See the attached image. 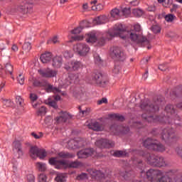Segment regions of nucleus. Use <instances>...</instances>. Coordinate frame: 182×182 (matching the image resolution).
<instances>
[{"mask_svg": "<svg viewBox=\"0 0 182 182\" xmlns=\"http://www.w3.org/2000/svg\"><path fill=\"white\" fill-rule=\"evenodd\" d=\"M109 36H119L121 39H131L135 43H141L149 45V41L147 38L143 36L141 33V26L140 24H136L134 29L126 31V28L122 24H116L114 27V33H109Z\"/></svg>", "mask_w": 182, "mask_h": 182, "instance_id": "f257e3e1", "label": "nucleus"}, {"mask_svg": "<svg viewBox=\"0 0 182 182\" xmlns=\"http://www.w3.org/2000/svg\"><path fill=\"white\" fill-rule=\"evenodd\" d=\"M164 104V102L161 98H156L154 101L151 102L149 100H144L141 102L140 107L144 112L142 114V117L144 120H146L149 123L156 122L154 117L151 115V113H156L160 110V107Z\"/></svg>", "mask_w": 182, "mask_h": 182, "instance_id": "f03ea898", "label": "nucleus"}, {"mask_svg": "<svg viewBox=\"0 0 182 182\" xmlns=\"http://www.w3.org/2000/svg\"><path fill=\"white\" fill-rule=\"evenodd\" d=\"M139 154L145 159L147 164L153 166V167H166L167 166L163 156H159L154 154H150L143 151Z\"/></svg>", "mask_w": 182, "mask_h": 182, "instance_id": "7ed1b4c3", "label": "nucleus"}, {"mask_svg": "<svg viewBox=\"0 0 182 182\" xmlns=\"http://www.w3.org/2000/svg\"><path fill=\"white\" fill-rule=\"evenodd\" d=\"M49 164L51 166H55V168L60 170V168H77L80 166H82V163L75 161L70 162L69 164L68 161L65 160H58V158H50L48 161Z\"/></svg>", "mask_w": 182, "mask_h": 182, "instance_id": "20e7f679", "label": "nucleus"}, {"mask_svg": "<svg viewBox=\"0 0 182 182\" xmlns=\"http://www.w3.org/2000/svg\"><path fill=\"white\" fill-rule=\"evenodd\" d=\"M165 111L168 114H171L170 117L164 116L162 117V123H174L175 124H178L176 122V120L180 121V117L176 113V109L174 106L171 105H168L165 107Z\"/></svg>", "mask_w": 182, "mask_h": 182, "instance_id": "39448f33", "label": "nucleus"}, {"mask_svg": "<svg viewBox=\"0 0 182 182\" xmlns=\"http://www.w3.org/2000/svg\"><path fill=\"white\" fill-rule=\"evenodd\" d=\"M90 83H95L100 87H105L109 85V80L100 73H93L91 75Z\"/></svg>", "mask_w": 182, "mask_h": 182, "instance_id": "423d86ee", "label": "nucleus"}, {"mask_svg": "<svg viewBox=\"0 0 182 182\" xmlns=\"http://www.w3.org/2000/svg\"><path fill=\"white\" fill-rule=\"evenodd\" d=\"M111 56L114 58V59H117V60H126V54L122 48L120 47H112L110 48Z\"/></svg>", "mask_w": 182, "mask_h": 182, "instance_id": "0eeeda50", "label": "nucleus"}, {"mask_svg": "<svg viewBox=\"0 0 182 182\" xmlns=\"http://www.w3.org/2000/svg\"><path fill=\"white\" fill-rule=\"evenodd\" d=\"M74 51L80 56H87L90 52V47L85 43H80L74 46Z\"/></svg>", "mask_w": 182, "mask_h": 182, "instance_id": "6e6552de", "label": "nucleus"}, {"mask_svg": "<svg viewBox=\"0 0 182 182\" xmlns=\"http://www.w3.org/2000/svg\"><path fill=\"white\" fill-rule=\"evenodd\" d=\"M30 156L31 159L39 157L41 160H43L46 157V151L38 146H31L30 149Z\"/></svg>", "mask_w": 182, "mask_h": 182, "instance_id": "1a4fd4ad", "label": "nucleus"}, {"mask_svg": "<svg viewBox=\"0 0 182 182\" xmlns=\"http://www.w3.org/2000/svg\"><path fill=\"white\" fill-rule=\"evenodd\" d=\"M16 9L18 12H20V14L26 15V14H32V12H33V5H32L31 3L28 4L23 1L18 6H17Z\"/></svg>", "mask_w": 182, "mask_h": 182, "instance_id": "9d476101", "label": "nucleus"}, {"mask_svg": "<svg viewBox=\"0 0 182 182\" xmlns=\"http://www.w3.org/2000/svg\"><path fill=\"white\" fill-rule=\"evenodd\" d=\"M85 144H86V141L85 139L82 138H76L68 141V147L71 149H80V147H84Z\"/></svg>", "mask_w": 182, "mask_h": 182, "instance_id": "9b49d317", "label": "nucleus"}, {"mask_svg": "<svg viewBox=\"0 0 182 182\" xmlns=\"http://www.w3.org/2000/svg\"><path fill=\"white\" fill-rule=\"evenodd\" d=\"M146 177L151 182H156L161 176H163V171L156 169H149L146 171Z\"/></svg>", "mask_w": 182, "mask_h": 182, "instance_id": "f8f14e48", "label": "nucleus"}, {"mask_svg": "<svg viewBox=\"0 0 182 182\" xmlns=\"http://www.w3.org/2000/svg\"><path fill=\"white\" fill-rule=\"evenodd\" d=\"M95 146L100 149H112L114 147V142L106 139H101L95 142Z\"/></svg>", "mask_w": 182, "mask_h": 182, "instance_id": "ddd939ff", "label": "nucleus"}, {"mask_svg": "<svg viewBox=\"0 0 182 182\" xmlns=\"http://www.w3.org/2000/svg\"><path fill=\"white\" fill-rule=\"evenodd\" d=\"M82 68V63L77 60H72L70 63H66L64 65V69L68 72H73V70H79Z\"/></svg>", "mask_w": 182, "mask_h": 182, "instance_id": "4468645a", "label": "nucleus"}, {"mask_svg": "<svg viewBox=\"0 0 182 182\" xmlns=\"http://www.w3.org/2000/svg\"><path fill=\"white\" fill-rule=\"evenodd\" d=\"M38 72L42 77H45L46 79H50L52 77H56V75H58V71H56L55 70H52L50 68L38 70Z\"/></svg>", "mask_w": 182, "mask_h": 182, "instance_id": "2eb2a0df", "label": "nucleus"}, {"mask_svg": "<svg viewBox=\"0 0 182 182\" xmlns=\"http://www.w3.org/2000/svg\"><path fill=\"white\" fill-rule=\"evenodd\" d=\"M110 131L114 133V134H119L122 133V134H127L130 132V129L128 127H123L122 125L114 124L110 127Z\"/></svg>", "mask_w": 182, "mask_h": 182, "instance_id": "dca6fc26", "label": "nucleus"}, {"mask_svg": "<svg viewBox=\"0 0 182 182\" xmlns=\"http://www.w3.org/2000/svg\"><path fill=\"white\" fill-rule=\"evenodd\" d=\"M174 171H168L166 172H162V175L159 176V180L155 181V182H173V178L170 176H173Z\"/></svg>", "mask_w": 182, "mask_h": 182, "instance_id": "f3484780", "label": "nucleus"}, {"mask_svg": "<svg viewBox=\"0 0 182 182\" xmlns=\"http://www.w3.org/2000/svg\"><path fill=\"white\" fill-rule=\"evenodd\" d=\"M95 149L92 148H88L78 151L77 154L78 156V159H87V157L93 156V154H95Z\"/></svg>", "mask_w": 182, "mask_h": 182, "instance_id": "a211bd4d", "label": "nucleus"}, {"mask_svg": "<svg viewBox=\"0 0 182 182\" xmlns=\"http://www.w3.org/2000/svg\"><path fill=\"white\" fill-rule=\"evenodd\" d=\"M174 137V130L173 129L166 128L163 129L161 133V139L165 141L170 140Z\"/></svg>", "mask_w": 182, "mask_h": 182, "instance_id": "6ab92c4d", "label": "nucleus"}, {"mask_svg": "<svg viewBox=\"0 0 182 182\" xmlns=\"http://www.w3.org/2000/svg\"><path fill=\"white\" fill-rule=\"evenodd\" d=\"M72 115L68 112H60V116L55 118L56 123H66L68 120L72 119Z\"/></svg>", "mask_w": 182, "mask_h": 182, "instance_id": "aec40b11", "label": "nucleus"}, {"mask_svg": "<svg viewBox=\"0 0 182 182\" xmlns=\"http://www.w3.org/2000/svg\"><path fill=\"white\" fill-rule=\"evenodd\" d=\"M13 151L17 153L18 156H23V151H22V144L19 141H15L13 142Z\"/></svg>", "mask_w": 182, "mask_h": 182, "instance_id": "412c9836", "label": "nucleus"}, {"mask_svg": "<svg viewBox=\"0 0 182 182\" xmlns=\"http://www.w3.org/2000/svg\"><path fill=\"white\" fill-rule=\"evenodd\" d=\"M44 85V86H46V91L47 93H60V92H62L59 88L54 87L48 82H45Z\"/></svg>", "mask_w": 182, "mask_h": 182, "instance_id": "4be33fe9", "label": "nucleus"}, {"mask_svg": "<svg viewBox=\"0 0 182 182\" xmlns=\"http://www.w3.org/2000/svg\"><path fill=\"white\" fill-rule=\"evenodd\" d=\"M63 64V58L60 55H56L53 58V66L57 69H59Z\"/></svg>", "mask_w": 182, "mask_h": 182, "instance_id": "5701e85b", "label": "nucleus"}, {"mask_svg": "<svg viewBox=\"0 0 182 182\" xmlns=\"http://www.w3.org/2000/svg\"><path fill=\"white\" fill-rule=\"evenodd\" d=\"M156 139H153L151 138H147L143 142V146L149 150H153V147H154V144L156 143Z\"/></svg>", "mask_w": 182, "mask_h": 182, "instance_id": "b1692460", "label": "nucleus"}, {"mask_svg": "<svg viewBox=\"0 0 182 182\" xmlns=\"http://www.w3.org/2000/svg\"><path fill=\"white\" fill-rule=\"evenodd\" d=\"M53 58V55H52V53L47 52L44 54H42L40 57V59L42 63H49V62L52 60Z\"/></svg>", "mask_w": 182, "mask_h": 182, "instance_id": "393cba45", "label": "nucleus"}, {"mask_svg": "<svg viewBox=\"0 0 182 182\" xmlns=\"http://www.w3.org/2000/svg\"><path fill=\"white\" fill-rule=\"evenodd\" d=\"M88 127L95 132H102L103 130V125L97 122L88 124Z\"/></svg>", "mask_w": 182, "mask_h": 182, "instance_id": "a878e982", "label": "nucleus"}, {"mask_svg": "<svg viewBox=\"0 0 182 182\" xmlns=\"http://www.w3.org/2000/svg\"><path fill=\"white\" fill-rule=\"evenodd\" d=\"M154 151H158L159 153H163V151H166V146L163 145L161 143L159 142L157 140L155 141V144L152 149Z\"/></svg>", "mask_w": 182, "mask_h": 182, "instance_id": "bb28decb", "label": "nucleus"}, {"mask_svg": "<svg viewBox=\"0 0 182 182\" xmlns=\"http://www.w3.org/2000/svg\"><path fill=\"white\" fill-rule=\"evenodd\" d=\"M90 174L92 176V177L95 178H103V177H105V173L96 169H90Z\"/></svg>", "mask_w": 182, "mask_h": 182, "instance_id": "cd10ccee", "label": "nucleus"}, {"mask_svg": "<svg viewBox=\"0 0 182 182\" xmlns=\"http://www.w3.org/2000/svg\"><path fill=\"white\" fill-rule=\"evenodd\" d=\"M93 22L95 25H103L107 22V18L105 16H100L94 18Z\"/></svg>", "mask_w": 182, "mask_h": 182, "instance_id": "c85d7f7f", "label": "nucleus"}, {"mask_svg": "<svg viewBox=\"0 0 182 182\" xmlns=\"http://www.w3.org/2000/svg\"><path fill=\"white\" fill-rule=\"evenodd\" d=\"M109 33H114V30H113V31H109L107 33V37L106 38H101L98 40V45L99 46H103L105 43H106V39H107L108 41H110V39H112V38H114V36H111L110 35H109Z\"/></svg>", "mask_w": 182, "mask_h": 182, "instance_id": "c756f323", "label": "nucleus"}, {"mask_svg": "<svg viewBox=\"0 0 182 182\" xmlns=\"http://www.w3.org/2000/svg\"><path fill=\"white\" fill-rule=\"evenodd\" d=\"M85 41L87 43H95V42H96L97 41L96 34H95L93 33H88Z\"/></svg>", "mask_w": 182, "mask_h": 182, "instance_id": "7c9ffc66", "label": "nucleus"}, {"mask_svg": "<svg viewBox=\"0 0 182 182\" xmlns=\"http://www.w3.org/2000/svg\"><path fill=\"white\" fill-rule=\"evenodd\" d=\"M59 157L61 159H73L75 154H70L69 152L61 151L58 154Z\"/></svg>", "mask_w": 182, "mask_h": 182, "instance_id": "2f4dec72", "label": "nucleus"}, {"mask_svg": "<svg viewBox=\"0 0 182 182\" xmlns=\"http://www.w3.org/2000/svg\"><path fill=\"white\" fill-rule=\"evenodd\" d=\"M144 14V11L140 9H134L132 10V14L134 16H136V18H140L141 16H143Z\"/></svg>", "mask_w": 182, "mask_h": 182, "instance_id": "473e14b6", "label": "nucleus"}, {"mask_svg": "<svg viewBox=\"0 0 182 182\" xmlns=\"http://www.w3.org/2000/svg\"><path fill=\"white\" fill-rule=\"evenodd\" d=\"M109 117L114 120H118V122H123V120H124V117L120 114H112L109 115Z\"/></svg>", "mask_w": 182, "mask_h": 182, "instance_id": "72a5a7b5", "label": "nucleus"}, {"mask_svg": "<svg viewBox=\"0 0 182 182\" xmlns=\"http://www.w3.org/2000/svg\"><path fill=\"white\" fill-rule=\"evenodd\" d=\"M55 181L57 182H66V175L65 173L58 174L55 177Z\"/></svg>", "mask_w": 182, "mask_h": 182, "instance_id": "f704fd0d", "label": "nucleus"}, {"mask_svg": "<svg viewBox=\"0 0 182 182\" xmlns=\"http://www.w3.org/2000/svg\"><path fill=\"white\" fill-rule=\"evenodd\" d=\"M5 71L6 73H9V75H12V72H14V66L9 63H7L5 65Z\"/></svg>", "mask_w": 182, "mask_h": 182, "instance_id": "c9c22d12", "label": "nucleus"}, {"mask_svg": "<svg viewBox=\"0 0 182 182\" xmlns=\"http://www.w3.org/2000/svg\"><path fill=\"white\" fill-rule=\"evenodd\" d=\"M36 166L37 168L39 170V171H45L46 170V164H43L41 162H37L36 164Z\"/></svg>", "mask_w": 182, "mask_h": 182, "instance_id": "e433bc0d", "label": "nucleus"}, {"mask_svg": "<svg viewBox=\"0 0 182 182\" xmlns=\"http://www.w3.org/2000/svg\"><path fill=\"white\" fill-rule=\"evenodd\" d=\"M80 114L81 116L85 117V116H88V114L90 113V109L85 108V109L82 110V107H79Z\"/></svg>", "mask_w": 182, "mask_h": 182, "instance_id": "4c0bfd02", "label": "nucleus"}, {"mask_svg": "<svg viewBox=\"0 0 182 182\" xmlns=\"http://www.w3.org/2000/svg\"><path fill=\"white\" fill-rule=\"evenodd\" d=\"M38 116H45L46 114V107L41 106L37 111Z\"/></svg>", "mask_w": 182, "mask_h": 182, "instance_id": "58836bf2", "label": "nucleus"}, {"mask_svg": "<svg viewBox=\"0 0 182 182\" xmlns=\"http://www.w3.org/2000/svg\"><path fill=\"white\" fill-rule=\"evenodd\" d=\"M119 15H120V11L118 9H113L111 11V16L112 18H119Z\"/></svg>", "mask_w": 182, "mask_h": 182, "instance_id": "ea45409f", "label": "nucleus"}, {"mask_svg": "<svg viewBox=\"0 0 182 182\" xmlns=\"http://www.w3.org/2000/svg\"><path fill=\"white\" fill-rule=\"evenodd\" d=\"M33 86H34V87H43V86H45V82H41L36 80L33 82Z\"/></svg>", "mask_w": 182, "mask_h": 182, "instance_id": "a19ab883", "label": "nucleus"}, {"mask_svg": "<svg viewBox=\"0 0 182 182\" xmlns=\"http://www.w3.org/2000/svg\"><path fill=\"white\" fill-rule=\"evenodd\" d=\"M151 29L154 33H160V32H161V28L159 25L152 26Z\"/></svg>", "mask_w": 182, "mask_h": 182, "instance_id": "79ce46f5", "label": "nucleus"}, {"mask_svg": "<svg viewBox=\"0 0 182 182\" xmlns=\"http://www.w3.org/2000/svg\"><path fill=\"white\" fill-rule=\"evenodd\" d=\"M127 153L125 151H116L114 152L113 156L115 157H123L124 156H126Z\"/></svg>", "mask_w": 182, "mask_h": 182, "instance_id": "37998d69", "label": "nucleus"}, {"mask_svg": "<svg viewBox=\"0 0 182 182\" xmlns=\"http://www.w3.org/2000/svg\"><path fill=\"white\" fill-rule=\"evenodd\" d=\"M23 49L25 50V52H29L31 49H32V46L31 45V43L26 42L23 46Z\"/></svg>", "mask_w": 182, "mask_h": 182, "instance_id": "c03bdc74", "label": "nucleus"}, {"mask_svg": "<svg viewBox=\"0 0 182 182\" xmlns=\"http://www.w3.org/2000/svg\"><path fill=\"white\" fill-rule=\"evenodd\" d=\"M175 19L176 16H174L173 14H168L165 16V21H166V22H173V21H174Z\"/></svg>", "mask_w": 182, "mask_h": 182, "instance_id": "a18cd8bd", "label": "nucleus"}, {"mask_svg": "<svg viewBox=\"0 0 182 182\" xmlns=\"http://www.w3.org/2000/svg\"><path fill=\"white\" fill-rule=\"evenodd\" d=\"M16 105H18V106H21L22 107V106H23V99H22V97L21 96H16Z\"/></svg>", "mask_w": 182, "mask_h": 182, "instance_id": "49530a36", "label": "nucleus"}, {"mask_svg": "<svg viewBox=\"0 0 182 182\" xmlns=\"http://www.w3.org/2000/svg\"><path fill=\"white\" fill-rule=\"evenodd\" d=\"M17 80L20 85H23V83H25V77L23 76V74H19L17 77Z\"/></svg>", "mask_w": 182, "mask_h": 182, "instance_id": "de8ad7c7", "label": "nucleus"}, {"mask_svg": "<svg viewBox=\"0 0 182 182\" xmlns=\"http://www.w3.org/2000/svg\"><path fill=\"white\" fill-rule=\"evenodd\" d=\"M130 14H132V11L130 10V8H128V9L127 8H124L122 10V14L126 18H127V16H130Z\"/></svg>", "mask_w": 182, "mask_h": 182, "instance_id": "09e8293b", "label": "nucleus"}, {"mask_svg": "<svg viewBox=\"0 0 182 182\" xmlns=\"http://www.w3.org/2000/svg\"><path fill=\"white\" fill-rule=\"evenodd\" d=\"M48 105L51 106L53 109H58V104L56 103L55 100H50L48 99Z\"/></svg>", "mask_w": 182, "mask_h": 182, "instance_id": "8fccbe9b", "label": "nucleus"}, {"mask_svg": "<svg viewBox=\"0 0 182 182\" xmlns=\"http://www.w3.org/2000/svg\"><path fill=\"white\" fill-rule=\"evenodd\" d=\"M2 103L6 107H11V106L14 105V103L9 100H4Z\"/></svg>", "mask_w": 182, "mask_h": 182, "instance_id": "3c124183", "label": "nucleus"}, {"mask_svg": "<svg viewBox=\"0 0 182 182\" xmlns=\"http://www.w3.org/2000/svg\"><path fill=\"white\" fill-rule=\"evenodd\" d=\"M82 32V28L77 27L70 31L73 35H79Z\"/></svg>", "mask_w": 182, "mask_h": 182, "instance_id": "603ef678", "label": "nucleus"}, {"mask_svg": "<svg viewBox=\"0 0 182 182\" xmlns=\"http://www.w3.org/2000/svg\"><path fill=\"white\" fill-rule=\"evenodd\" d=\"M92 11H102L103 9V6L101 4L96 6H92Z\"/></svg>", "mask_w": 182, "mask_h": 182, "instance_id": "864d4df0", "label": "nucleus"}, {"mask_svg": "<svg viewBox=\"0 0 182 182\" xmlns=\"http://www.w3.org/2000/svg\"><path fill=\"white\" fill-rule=\"evenodd\" d=\"M31 136H33L34 139H41V137H43V134L42 132H39L38 134H37L35 132H32Z\"/></svg>", "mask_w": 182, "mask_h": 182, "instance_id": "5fc2aeb1", "label": "nucleus"}, {"mask_svg": "<svg viewBox=\"0 0 182 182\" xmlns=\"http://www.w3.org/2000/svg\"><path fill=\"white\" fill-rule=\"evenodd\" d=\"M47 178H48L46 177V175H45L44 173H41L38 176V181L46 182Z\"/></svg>", "mask_w": 182, "mask_h": 182, "instance_id": "6e6d98bb", "label": "nucleus"}, {"mask_svg": "<svg viewBox=\"0 0 182 182\" xmlns=\"http://www.w3.org/2000/svg\"><path fill=\"white\" fill-rule=\"evenodd\" d=\"M30 100L31 102H36L38 100V95L35 93L30 94Z\"/></svg>", "mask_w": 182, "mask_h": 182, "instance_id": "4d7b16f0", "label": "nucleus"}, {"mask_svg": "<svg viewBox=\"0 0 182 182\" xmlns=\"http://www.w3.org/2000/svg\"><path fill=\"white\" fill-rule=\"evenodd\" d=\"M69 79L71 80H79V74H70L69 75Z\"/></svg>", "mask_w": 182, "mask_h": 182, "instance_id": "13d9d810", "label": "nucleus"}, {"mask_svg": "<svg viewBox=\"0 0 182 182\" xmlns=\"http://www.w3.org/2000/svg\"><path fill=\"white\" fill-rule=\"evenodd\" d=\"M63 56L66 59H69L70 58H73V54H72V53H70V51H65L63 53Z\"/></svg>", "mask_w": 182, "mask_h": 182, "instance_id": "bf43d9fd", "label": "nucleus"}, {"mask_svg": "<svg viewBox=\"0 0 182 182\" xmlns=\"http://www.w3.org/2000/svg\"><path fill=\"white\" fill-rule=\"evenodd\" d=\"M119 73H120V65H119V64H116L113 69V73H115V75H117Z\"/></svg>", "mask_w": 182, "mask_h": 182, "instance_id": "052dcab7", "label": "nucleus"}, {"mask_svg": "<svg viewBox=\"0 0 182 182\" xmlns=\"http://www.w3.org/2000/svg\"><path fill=\"white\" fill-rule=\"evenodd\" d=\"M176 152L177 153L178 156H179V157H181L182 159V147L181 146L176 147Z\"/></svg>", "mask_w": 182, "mask_h": 182, "instance_id": "680f3d73", "label": "nucleus"}, {"mask_svg": "<svg viewBox=\"0 0 182 182\" xmlns=\"http://www.w3.org/2000/svg\"><path fill=\"white\" fill-rule=\"evenodd\" d=\"M28 182H35V176L33 174H29L27 176Z\"/></svg>", "mask_w": 182, "mask_h": 182, "instance_id": "e2e57ef3", "label": "nucleus"}, {"mask_svg": "<svg viewBox=\"0 0 182 182\" xmlns=\"http://www.w3.org/2000/svg\"><path fill=\"white\" fill-rule=\"evenodd\" d=\"M95 63H100L102 62V58L97 54L94 55Z\"/></svg>", "mask_w": 182, "mask_h": 182, "instance_id": "0e129e2a", "label": "nucleus"}, {"mask_svg": "<svg viewBox=\"0 0 182 182\" xmlns=\"http://www.w3.org/2000/svg\"><path fill=\"white\" fill-rule=\"evenodd\" d=\"M159 69L162 72H166V70H167V65L166 64L160 65Z\"/></svg>", "mask_w": 182, "mask_h": 182, "instance_id": "69168bd1", "label": "nucleus"}, {"mask_svg": "<svg viewBox=\"0 0 182 182\" xmlns=\"http://www.w3.org/2000/svg\"><path fill=\"white\" fill-rule=\"evenodd\" d=\"M173 4V0H165V3L163 4L164 6H170V5Z\"/></svg>", "mask_w": 182, "mask_h": 182, "instance_id": "338daca9", "label": "nucleus"}, {"mask_svg": "<svg viewBox=\"0 0 182 182\" xmlns=\"http://www.w3.org/2000/svg\"><path fill=\"white\" fill-rule=\"evenodd\" d=\"M72 39L73 41H83V36H73Z\"/></svg>", "mask_w": 182, "mask_h": 182, "instance_id": "774afa93", "label": "nucleus"}]
</instances>
